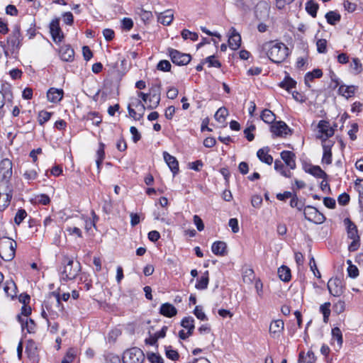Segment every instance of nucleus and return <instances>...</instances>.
Instances as JSON below:
<instances>
[{
	"instance_id": "nucleus-17",
	"label": "nucleus",
	"mask_w": 363,
	"mask_h": 363,
	"mask_svg": "<svg viewBox=\"0 0 363 363\" xmlns=\"http://www.w3.org/2000/svg\"><path fill=\"white\" fill-rule=\"evenodd\" d=\"M174 18V12L172 10L168 9L164 12L158 13L157 21L164 26H169Z\"/></svg>"
},
{
	"instance_id": "nucleus-45",
	"label": "nucleus",
	"mask_w": 363,
	"mask_h": 363,
	"mask_svg": "<svg viewBox=\"0 0 363 363\" xmlns=\"http://www.w3.org/2000/svg\"><path fill=\"white\" fill-rule=\"evenodd\" d=\"M333 340H336L337 342L338 347H340L342 345V335L340 329L337 327L334 328L332 330Z\"/></svg>"
},
{
	"instance_id": "nucleus-53",
	"label": "nucleus",
	"mask_w": 363,
	"mask_h": 363,
	"mask_svg": "<svg viewBox=\"0 0 363 363\" xmlns=\"http://www.w3.org/2000/svg\"><path fill=\"white\" fill-rule=\"evenodd\" d=\"M317 50L319 53H325L327 51V40L319 39L316 42Z\"/></svg>"
},
{
	"instance_id": "nucleus-24",
	"label": "nucleus",
	"mask_w": 363,
	"mask_h": 363,
	"mask_svg": "<svg viewBox=\"0 0 363 363\" xmlns=\"http://www.w3.org/2000/svg\"><path fill=\"white\" fill-rule=\"evenodd\" d=\"M16 286L11 279L7 280L4 286V291L7 296L14 298L16 296Z\"/></svg>"
},
{
	"instance_id": "nucleus-56",
	"label": "nucleus",
	"mask_w": 363,
	"mask_h": 363,
	"mask_svg": "<svg viewBox=\"0 0 363 363\" xmlns=\"http://www.w3.org/2000/svg\"><path fill=\"white\" fill-rule=\"evenodd\" d=\"M196 317L201 320H206L207 317L200 306H196L194 311Z\"/></svg>"
},
{
	"instance_id": "nucleus-10",
	"label": "nucleus",
	"mask_w": 363,
	"mask_h": 363,
	"mask_svg": "<svg viewBox=\"0 0 363 363\" xmlns=\"http://www.w3.org/2000/svg\"><path fill=\"white\" fill-rule=\"evenodd\" d=\"M50 30L53 40L55 43L61 42L63 38V33L60 27V21L58 19L52 21L50 24Z\"/></svg>"
},
{
	"instance_id": "nucleus-62",
	"label": "nucleus",
	"mask_w": 363,
	"mask_h": 363,
	"mask_svg": "<svg viewBox=\"0 0 363 363\" xmlns=\"http://www.w3.org/2000/svg\"><path fill=\"white\" fill-rule=\"evenodd\" d=\"M337 201L340 205L345 206L349 203L350 196L346 193L341 194L337 198Z\"/></svg>"
},
{
	"instance_id": "nucleus-29",
	"label": "nucleus",
	"mask_w": 363,
	"mask_h": 363,
	"mask_svg": "<svg viewBox=\"0 0 363 363\" xmlns=\"http://www.w3.org/2000/svg\"><path fill=\"white\" fill-rule=\"evenodd\" d=\"M318 8V4L313 0H310L306 4V11L313 18L316 16Z\"/></svg>"
},
{
	"instance_id": "nucleus-35",
	"label": "nucleus",
	"mask_w": 363,
	"mask_h": 363,
	"mask_svg": "<svg viewBox=\"0 0 363 363\" xmlns=\"http://www.w3.org/2000/svg\"><path fill=\"white\" fill-rule=\"evenodd\" d=\"M165 355L166 357L172 360L177 361L179 358V354L176 350H174L172 346H165L164 347Z\"/></svg>"
},
{
	"instance_id": "nucleus-54",
	"label": "nucleus",
	"mask_w": 363,
	"mask_h": 363,
	"mask_svg": "<svg viewBox=\"0 0 363 363\" xmlns=\"http://www.w3.org/2000/svg\"><path fill=\"white\" fill-rule=\"evenodd\" d=\"M51 295H52L53 296L55 297L56 302H57V304L58 306H60V304H61V303H60V300L61 299H62L64 301H67L69 298V297H70L69 293H64L62 295V296H60L59 293L53 291V292L51 293Z\"/></svg>"
},
{
	"instance_id": "nucleus-57",
	"label": "nucleus",
	"mask_w": 363,
	"mask_h": 363,
	"mask_svg": "<svg viewBox=\"0 0 363 363\" xmlns=\"http://www.w3.org/2000/svg\"><path fill=\"white\" fill-rule=\"evenodd\" d=\"M205 62H208L209 65V67H220L221 64L220 62L215 59L214 55H211L205 59Z\"/></svg>"
},
{
	"instance_id": "nucleus-42",
	"label": "nucleus",
	"mask_w": 363,
	"mask_h": 363,
	"mask_svg": "<svg viewBox=\"0 0 363 363\" xmlns=\"http://www.w3.org/2000/svg\"><path fill=\"white\" fill-rule=\"evenodd\" d=\"M350 68L354 74H358L362 71V65L358 58H354L350 64Z\"/></svg>"
},
{
	"instance_id": "nucleus-7",
	"label": "nucleus",
	"mask_w": 363,
	"mask_h": 363,
	"mask_svg": "<svg viewBox=\"0 0 363 363\" xmlns=\"http://www.w3.org/2000/svg\"><path fill=\"white\" fill-rule=\"evenodd\" d=\"M304 217L306 220L315 223H322L325 220V216L313 207L308 206L303 210Z\"/></svg>"
},
{
	"instance_id": "nucleus-33",
	"label": "nucleus",
	"mask_w": 363,
	"mask_h": 363,
	"mask_svg": "<svg viewBox=\"0 0 363 363\" xmlns=\"http://www.w3.org/2000/svg\"><path fill=\"white\" fill-rule=\"evenodd\" d=\"M323 75V72L320 69H315L313 70V72L306 73L305 76V83L308 85V86H310V85L308 84V82L313 81L314 78H320Z\"/></svg>"
},
{
	"instance_id": "nucleus-18",
	"label": "nucleus",
	"mask_w": 363,
	"mask_h": 363,
	"mask_svg": "<svg viewBox=\"0 0 363 363\" xmlns=\"http://www.w3.org/2000/svg\"><path fill=\"white\" fill-rule=\"evenodd\" d=\"M163 156L166 163L167 164L173 174H175L176 173H177V172L179 171V163L176 157L169 155L167 152H164Z\"/></svg>"
},
{
	"instance_id": "nucleus-39",
	"label": "nucleus",
	"mask_w": 363,
	"mask_h": 363,
	"mask_svg": "<svg viewBox=\"0 0 363 363\" xmlns=\"http://www.w3.org/2000/svg\"><path fill=\"white\" fill-rule=\"evenodd\" d=\"M298 362L300 363H315V357L313 352H308L306 357H303L302 353L299 354Z\"/></svg>"
},
{
	"instance_id": "nucleus-63",
	"label": "nucleus",
	"mask_w": 363,
	"mask_h": 363,
	"mask_svg": "<svg viewBox=\"0 0 363 363\" xmlns=\"http://www.w3.org/2000/svg\"><path fill=\"white\" fill-rule=\"evenodd\" d=\"M130 132L132 134L133 140L134 143H137L140 140L141 135L135 127L131 126L130 128Z\"/></svg>"
},
{
	"instance_id": "nucleus-14",
	"label": "nucleus",
	"mask_w": 363,
	"mask_h": 363,
	"mask_svg": "<svg viewBox=\"0 0 363 363\" xmlns=\"http://www.w3.org/2000/svg\"><path fill=\"white\" fill-rule=\"evenodd\" d=\"M284 323L282 320H276L269 325V333L273 337H279L284 330Z\"/></svg>"
},
{
	"instance_id": "nucleus-23",
	"label": "nucleus",
	"mask_w": 363,
	"mask_h": 363,
	"mask_svg": "<svg viewBox=\"0 0 363 363\" xmlns=\"http://www.w3.org/2000/svg\"><path fill=\"white\" fill-rule=\"evenodd\" d=\"M161 94V84L160 83L152 84L150 89V96L154 98V105L160 104Z\"/></svg>"
},
{
	"instance_id": "nucleus-58",
	"label": "nucleus",
	"mask_w": 363,
	"mask_h": 363,
	"mask_svg": "<svg viewBox=\"0 0 363 363\" xmlns=\"http://www.w3.org/2000/svg\"><path fill=\"white\" fill-rule=\"evenodd\" d=\"M66 231L69 233L70 235H76L78 238L82 237V233L81 230L77 227H72L69 226L66 228Z\"/></svg>"
},
{
	"instance_id": "nucleus-38",
	"label": "nucleus",
	"mask_w": 363,
	"mask_h": 363,
	"mask_svg": "<svg viewBox=\"0 0 363 363\" xmlns=\"http://www.w3.org/2000/svg\"><path fill=\"white\" fill-rule=\"evenodd\" d=\"M194 320L192 317H185L182 319L181 325L183 328L188 330V331H191L193 333L194 329Z\"/></svg>"
},
{
	"instance_id": "nucleus-11",
	"label": "nucleus",
	"mask_w": 363,
	"mask_h": 363,
	"mask_svg": "<svg viewBox=\"0 0 363 363\" xmlns=\"http://www.w3.org/2000/svg\"><path fill=\"white\" fill-rule=\"evenodd\" d=\"M60 56L65 62H72L74 60V51L68 45H62L60 49Z\"/></svg>"
},
{
	"instance_id": "nucleus-9",
	"label": "nucleus",
	"mask_w": 363,
	"mask_h": 363,
	"mask_svg": "<svg viewBox=\"0 0 363 363\" xmlns=\"http://www.w3.org/2000/svg\"><path fill=\"white\" fill-rule=\"evenodd\" d=\"M272 133L279 137H284L291 133L289 126L283 121H278L271 126Z\"/></svg>"
},
{
	"instance_id": "nucleus-43",
	"label": "nucleus",
	"mask_w": 363,
	"mask_h": 363,
	"mask_svg": "<svg viewBox=\"0 0 363 363\" xmlns=\"http://www.w3.org/2000/svg\"><path fill=\"white\" fill-rule=\"evenodd\" d=\"M228 114V111L225 107L220 108L215 114V118L220 123H223Z\"/></svg>"
},
{
	"instance_id": "nucleus-40",
	"label": "nucleus",
	"mask_w": 363,
	"mask_h": 363,
	"mask_svg": "<svg viewBox=\"0 0 363 363\" xmlns=\"http://www.w3.org/2000/svg\"><path fill=\"white\" fill-rule=\"evenodd\" d=\"M322 161L327 164H329L332 162V152L330 146L323 145V155Z\"/></svg>"
},
{
	"instance_id": "nucleus-6",
	"label": "nucleus",
	"mask_w": 363,
	"mask_h": 363,
	"mask_svg": "<svg viewBox=\"0 0 363 363\" xmlns=\"http://www.w3.org/2000/svg\"><path fill=\"white\" fill-rule=\"evenodd\" d=\"M12 176V162L9 159H4L0 162V178L1 183L9 184Z\"/></svg>"
},
{
	"instance_id": "nucleus-30",
	"label": "nucleus",
	"mask_w": 363,
	"mask_h": 363,
	"mask_svg": "<svg viewBox=\"0 0 363 363\" xmlns=\"http://www.w3.org/2000/svg\"><path fill=\"white\" fill-rule=\"evenodd\" d=\"M325 18L329 24L334 26L340 21L341 16L338 13L331 11L325 14Z\"/></svg>"
},
{
	"instance_id": "nucleus-26",
	"label": "nucleus",
	"mask_w": 363,
	"mask_h": 363,
	"mask_svg": "<svg viewBox=\"0 0 363 363\" xmlns=\"http://www.w3.org/2000/svg\"><path fill=\"white\" fill-rule=\"evenodd\" d=\"M356 87L354 86L341 85L339 87L338 92L342 96L348 99L351 97L355 92Z\"/></svg>"
},
{
	"instance_id": "nucleus-31",
	"label": "nucleus",
	"mask_w": 363,
	"mask_h": 363,
	"mask_svg": "<svg viewBox=\"0 0 363 363\" xmlns=\"http://www.w3.org/2000/svg\"><path fill=\"white\" fill-rule=\"evenodd\" d=\"M136 106L140 107L142 110L141 113H137L136 111L133 108H132L130 105L128 107V113L130 117L133 118L135 120H140L143 116V112L145 108L144 104H143L140 101H138V104Z\"/></svg>"
},
{
	"instance_id": "nucleus-16",
	"label": "nucleus",
	"mask_w": 363,
	"mask_h": 363,
	"mask_svg": "<svg viewBox=\"0 0 363 363\" xmlns=\"http://www.w3.org/2000/svg\"><path fill=\"white\" fill-rule=\"evenodd\" d=\"M231 30V35L228 39V45L232 50H237L240 47L241 36L236 32L235 28H232Z\"/></svg>"
},
{
	"instance_id": "nucleus-8",
	"label": "nucleus",
	"mask_w": 363,
	"mask_h": 363,
	"mask_svg": "<svg viewBox=\"0 0 363 363\" xmlns=\"http://www.w3.org/2000/svg\"><path fill=\"white\" fill-rule=\"evenodd\" d=\"M328 289L331 295L340 296L344 292V286L342 281L338 278L330 279L328 282Z\"/></svg>"
},
{
	"instance_id": "nucleus-28",
	"label": "nucleus",
	"mask_w": 363,
	"mask_h": 363,
	"mask_svg": "<svg viewBox=\"0 0 363 363\" xmlns=\"http://www.w3.org/2000/svg\"><path fill=\"white\" fill-rule=\"evenodd\" d=\"M209 282L208 271H206L196 284V288L199 290L207 289Z\"/></svg>"
},
{
	"instance_id": "nucleus-13",
	"label": "nucleus",
	"mask_w": 363,
	"mask_h": 363,
	"mask_svg": "<svg viewBox=\"0 0 363 363\" xmlns=\"http://www.w3.org/2000/svg\"><path fill=\"white\" fill-rule=\"evenodd\" d=\"M280 155L283 161L291 169L296 168V155L293 152L284 150Z\"/></svg>"
},
{
	"instance_id": "nucleus-50",
	"label": "nucleus",
	"mask_w": 363,
	"mask_h": 363,
	"mask_svg": "<svg viewBox=\"0 0 363 363\" xmlns=\"http://www.w3.org/2000/svg\"><path fill=\"white\" fill-rule=\"evenodd\" d=\"M171 64L168 60H160L157 65V68L158 70L162 71V72H169L171 69Z\"/></svg>"
},
{
	"instance_id": "nucleus-22",
	"label": "nucleus",
	"mask_w": 363,
	"mask_h": 363,
	"mask_svg": "<svg viewBox=\"0 0 363 363\" xmlns=\"http://www.w3.org/2000/svg\"><path fill=\"white\" fill-rule=\"evenodd\" d=\"M18 319L19 322L21 323V327L23 330L26 329L27 332L29 333L35 332V323L32 319L28 320V318L24 319L22 318L21 315H18Z\"/></svg>"
},
{
	"instance_id": "nucleus-48",
	"label": "nucleus",
	"mask_w": 363,
	"mask_h": 363,
	"mask_svg": "<svg viewBox=\"0 0 363 363\" xmlns=\"http://www.w3.org/2000/svg\"><path fill=\"white\" fill-rule=\"evenodd\" d=\"M333 311L337 314H340L344 312L345 309V303L342 300L337 301L333 304Z\"/></svg>"
},
{
	"instance_id": "nucleus-60",
	"label": "nucleus",
	"mask_w": 363,
	"mask_h": 363,
	"mask_svg": "<svg viewBox=\"0 0 363 363\" xmlns=\"http://www.w3.org/2000/svg\"><path fill=\"white\" fill-rule=\"evenodd\" d=\"M193 220L199 231H202L204 229V224L199 216H194Z\"/></svg>"
},
{
	"instance_id": "nucleus-51",
	"label": "nucleus",
	"mask_w": 363,
	"mask_h": 363,
	"mask_svg": "<svg viewBox=\"0 0 363 363\" xmlns=\"http://www.w3.org/2000/svg\"><path fill=\"white\" fill-rule=\"evenodd\" d=\"M347 263L349 264V267L347 268L349 277L351 278H356L359 275V270L357 267L352 264V262L350 260H347Z\"/></svg>"
},
{
	"instance_id": "nucleus-47",
	"label": "nucleus",
	"mask_w": 363,
	"mask_h": 363,
	"mask_svg": "<svg viewBox=\"0 0 363 363\" xmlns=\"http://www.w3.org/2000/svg\"><path fill=\"white\" fill-rule=\"evenodd\" d=\"M76 356V351L74 348H69L65 356L63 357L61 363H72Z\"/></svg>"
},
{
	"instance_id": "nucleus-32",
	"label": "nucleus",
	"mask_w": 363,
	"mask_h": 363,
	"mask_svg": "<svg viewBox=\"0 0 363 363\" xmlns=\"http://www.w3.org/2000/svg\"><path fill=\"white\" fill-rule=\"evenodd\" d=\"M279 278L284 281H289L291 279V270L286 266H281L278 269Z\"/></svg>"
},
{
	"instance_id": "nucleus-61",
	"label": "nucleus",
	"mask_w": 363,
	"mask_h": 363,
	"mask_svg": "<svg viewBox=\"0 0 363 363\" xmlns=\"http://www.w3.org/2000/svg\"><path fill=\"white\" fill-rule=\"evenodd\" d=\"M106 363H121V359L118 355L108 354L106 356Z\"/></svg>"
},
{
	"instance_id": "nucleus-52",
	"label": "nucleus",
	"mask_w": 363,
	"mask_h": 363,
	"mask_svg": "<svg viewBox=\"0 0 363 363\" xmlns=\"http://www.w3.org/2000/svg\"><path fill=\"white\" fill-rule=\"evenodd\" d=\"M50 117H51V113L45 111H42L38 114V122L40 125H43L45 123H46L47 121H48L50 120Z\"/></svg>"
},
{
	"instance_id": "nucleus-3",
	"label": "nucleus",
	"mask_w": 363,
	"mask_h": 363,
	"mask_svg": "<svg viewBox=\"0 0 363 363\" xmlns=\"http://www.w3.org/2000/svg\"><path fill=\"white\" fill-rule=\"evenodd\" d=\"M1 258L6 261H11L14 257L16 249V243L9 238H4L0 241Z\"/></svg>"
},
{
	"instance_id": "nucleus-19",
	"label": "nucleus",
	"mask_w": 363,
	"mask_h": 363,
	"mask_svg": "<svg viewBox=\"0 0 363 363\" xmlns=\"http://www.w3.org/2000/svg\"><path fill=\"white\" fill-rule=\"evenodd\" d=\"M160 313L164 316L172 318L177 315V310L172 304L165 303L160 306Z\"/></svg>"
},
{
	"instance_id": "nucleus-5",
	"label": "nucleus",
	"mask_w": 363,
	"mask_h": 363,
	"mask_svg": "<svg viewBox=\"0 0 363 363\" xmlns=\"http://www.w3.org/2000/svg\"><path fill=\"white\" fill-rule=\"evenodd\" d=\"M168 52L172 62L179 66L187 65L191 59L190 55L182 53L172 48H169Z\"/></svg>"
},
{
	"instance_id": "nucleus-41",
	"label": "nucleus",
	"mask_w": 363,
	"mask_h": 363,
	"mask_svg": "<svg viewBox=\"0 0 363 363\" xmlns=\"http://www.w3.org/2000/svg\"><path fill=\"white\" fill-rule=\"evenodd\" d=\"M274 169L279 172L281 175H283L285 177H291V172L289 171H286L284 169V164L278 160H276L274 162Z\"/></svg>"
},
{
	"instance_id": "nucleus-46",
	"label": "nucleus",
	"mask_w": 363,
	"mask_h": 363,
	"mask_svg": "<svg viewBox=\"0 0 363 363\" xmlns=\"http://www.w3.org/2000/svg\"><path fill=\"white\" fill-rule=\"evenodd\" d=\"M147 358L150 363H164V359L160 354L155 352H147Z\"/></svg>"
},
{
	"instance_id": "nucleus-20",
	"label": "nucleus",
	"mask_w": 363,
	"mask_h": 363,
	"mask_svg": "<svg viewBox=\"0 0 363 363\" xmlns=\"http://www.w3.org/2000/svg\"><path fill=\"white\" fill-rule=\"evenodd\" d=\"M227 245L223 241H216L213 243L211 250L213 254L219 256H224L226 253Z\"/></svg>"
},
{
	"instance_id": "nucleus-44",
	"label": "nucleus",
	"mask_w": 363,
	"mask_h": 363,
	"mask_svg": "<svg viewBox=\"0 0 363 363\" xmlns=\"http://www.w3.org/2000/svg\"><path fill=\"white\" fill-rule=\"evenodd\" d=\"M330 303L326 302L324 304L321 305L320 307V310L323 315V321L327 323L330 314Z\"/></svg>"
},
{
	"instance_id": "nucleus-27",
	"label": "nucleus",
	"mask_w": 363,
	"mask_h": 363,
	"mask_svg": "<svg viewBox=\"0 0 363 363\" xmlns=\"http://www.w3.org/2000/svg\"><path fill=\"white\" fill-rule=\"evenodd\" d=\"M21 41V35L20 33V28L19 26H16L13 32H12V36L11 38V43L12 46H16L18 48Z\"/></svg>"
},
{
	"instance_id": "nucleus-37",
	"label": "nucleus",
	"mask_w": 363,
	"mask_h": 363,
	"mask_svg": "<svg viewBox=\"0 0 363 363\" xmlns=\"http://www.w3.org/2000/svg\"><path fill=\"white\" fill-rule=\"evenodd\" d=\"M296 82L294 79L287 77L279 84V86L289 92L292 88L296 86Z\"/></svg>"
},
{
	"instance_id": "nucleus-21",
	"label": "nucleus",
	"mask_w": 363,
	"mask_h": 363,
	"mask_svg": "<svg viewBox=\"0 0 363 363\" xmlns=\"http://www.w3.org/2000/svg\"><path fill=\"white\" fill-rule=\"evenodd\" d=\"M257 156L260 161L267 164H271L273 162V157L269 154L267 147L259 149L257 152Z\"/></svg>"
},
{
	"instance_id": "nucleus-25",
	"label": "nucleus",
	"mask_w": 363,
	"mask_h": 363,
	"mask_svg": "<svg viewBox=\"0 0 363 363\" xmlns=\"http://www.w3.org/2000/svg\"><path fill=\"white\" fill-rule=\"evenodd\" d=\"M320 132L323 133L327 138L331 137L334 134V130L330 127L329 123L325 121H320L318 125Z\"/></svg>"
},
{
	"instance_id": "nucleus-2",
	"label": "nucleus",
	"mask_w": 363,
	"mask_h": 363,
	"mask_svg": "<svg viewBox=\"0 0 363 363\" xmlns=\"http://www.w3.org/2000/svg\"><path fill=\"white\" fill-rule=\"evenodd\" d=\"M63 264L62 279L65 281L75 279L81 269L80 263L78 262H74L73 259L69 257H65Z\"/></svg>"
},
{
	"instance_id": "nucleus-59",
	"label": "nucleus",
	"mask_w": 363,
	"mask_h": 363,
	"mask_svg": "<svg viewBox=\"0 0 363 363\" xmlns=\"http://www.w3.org/2000/svg\"><path fill=\"white\" fill-rule=\"evenodd\" d=\"M254 278V271L252 269H247L243 274V281L246 283H250Z\"/></svg>"
},
{
	"instance_id": "nucleus-36",
	"label": "nucleus",
	"mask_w": 363,
	"mask_h": 363,
	"mask_svg": "<svg viewBox=\"0 0 363 363\" xmlns=\"http://www.w3.org/2000/svg\"><path fill=\"white\" fill-rule=\"evenodd\" d=\"M261 118L267 123H272L275 121L276 117L272 111L269 109H264L261 114Z\"/></svg>"
},
{
	"instance_id": "nucleus-64",
	"label": "nucleus",
	"mask_w": 363,
	"mask_h": 363,
	"mask_svg": "<svg viewBox=\"0 0 363 363\" xmlns=\"http://www.w3.org/2000/svg\"><path fill=\"white\" fill-rule=\"evenodd\" d=\"M122 26L123 28L127 30H130L133 26V22L132 19L129 18H124L122 21Z\"/></svg>"
},
{
	"instance_id": "nucleus-15",
	"label": "nucleus",
	"mask_w": 363,
	"mask_h": 363,
	"mask_svg": "<svg viewBox=\"0 0 363 363\" xmlns=\"http://www.w3.org/2000/svg\"><path fill=\"white\" fill-rule=\"evenodd\" d=\"M345 224L347 225V236L351 240H359L358 230L356 225L351 221L350 218L344 220Z\"/></svg>"
},
{
	"instance_id": "nucleus-34",
	"label": "nucleus",
	"mask_w": 363,
	"mask_h": 363,
	"mask_svg": "<svg viewBox=\"0 0 363 363\" xmlns=\"http://www.w3.org/2000/svg\"><path fill=\"white\" fill-rule=\"evenodd\" d=\"M308 172L317 178L325 179L328 177L327 174L319 166H313Z\"/></svg>"
},
{
	"instance_id": "nucleus-4",
	"label": "nucleus",
	"mask_w": 363,
	"mask_h": 363,
	"mask_svg": "<svg viewBox=\"0 0 363 363\" xmlns=\"http://www.w3.org/2000/svg\"><path fill=\"white\" fill-rule=\"evenodd\" d=\"M145 360V354L138 347H132L127 350L123 356V363H143Z\"/></svg>"
},
{
	"instance_id": "nucleus-49",
	"label": "nucleus",
	"mask_w": 363,
	"mask_h": 363,
	"mask_svg": "<svg viewBox=\"0 0 363 363\" xmlns=\"http://www.w3.org/2000/svg\"><path fill=\"white\" fill-rule=\"evenodd\" d=\"M182 36L184 40L190 38L192 41H196L199 38V35L196 33H193L186 29L182 30Z\"/></svg>"
},
{
	"instance_id": "nucleus-55",
	"label": "nucleus",
	"mask_w": 363,
	"mask_h": 363,
	"mask_svg": "<svg viewBox=\"0 0 363 363\" xmlns=\"http://www.w3.org/2000/svg\"><path fill=\"white\" fill-rule=\"evenodd\" d=\"M27 213L23 209H20L17 211L15 218L14 221L17 225H19L23 219L26 217Z\"/></svg>"
},
{
	"instance_id": "nucleus-1",
	"label": "nucleus",
	"mask_w": 363,
	"mask_h": 363,
	"mask_svg": "<svg viewBox=\"0 0 363 363\" xmlns=\"http://www.w3.org/2000/svg\"><path fill=\"white\" fill-rule=\"evenodd\" d=\"M269 60L274 63L282 62L289 55L288 48L281 43L267 42L263 45Z\"/></svg>"
},
{
	"instance_id": "nucleus-12",
	"label": "nucleus",
	"mask_w": 363,
	"mask_h": 363,
	"mask_svg": "<svg viewBox=\"0 0 363 363\" xmlns=\"http://www.w3.org/2000/svg\"><path fill=\"white\" fill-rule=\"evenodd\" d=\"M63 94L62 89L50 88L47 92L48 100L52 103L60 102L63 98Z\"/></svg>"
}]
</instances>
